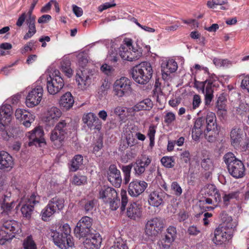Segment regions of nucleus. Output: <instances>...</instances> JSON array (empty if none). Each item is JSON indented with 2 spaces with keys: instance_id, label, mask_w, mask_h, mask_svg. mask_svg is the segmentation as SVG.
<instances>
[{
  "instance_id": "9b49d317",
  "label": "nucleus",
  "mask_w": 249,
  "mask_h": 249,
  "mask_svg": "<svg viewBox=\"0 0 249 249\" xmlns=\"http://www.w3.org/2000/svg\"><path fill=\"white\" fill-rule=\"evenodd\" d=\"M125 59L129 61L138 60L142 56V53L140 48L134 44L130 38L125 37Z\"/></svg>"
},
{
  "instance_id": "09e8293b",
  "label": "nucleus",
  "mask_w": 249,
  "mask_h": 249,
  "mask_svg": "<svg viewBox=\"0 0 249 249\" xmlns=\"http://www.w3.org/2000/svg\"><path fill=\"white\" fill-rule=\"evenodd\" d=\"M117 50L115 48H113L111 46L110 50L108 52V54L107 55V59L109 61L112 62H116L118 60V54Z\"/></svg>"
},
{
  "instance_id": "6ab92c4d",
  "label": "nucleus",
  "mask_w": 249,
  "mask_h": 249,
  "mask_svg": "<svg viewBox=\"0 0 249 249\" xmlns=\"http://www.w3.org/2000/svg\"><path fill=\"white\" fill-rule=\"evenodd\" d=\"M147 186L145 181H133L129 185L128 192L132 196H137L142 194Z\"/></svg>"
},
{
  "instance_id": "37998d69",
  "label": "nucleus",
  "mask_w": 249,
  "mask_h": 249,
  "mask_svg": "<svg viewBox=\"0 0 249 249\" xmlns=\"http://www.w3.org/2000/svg\"><path fill=\"white\" fill-rule=\"evenodd\" d=\"M205 91V104L206 106H208L210 104L213 97V90L210 85H207Z\"/></svg>"
},
{
  "instance_id": "f257e3e1",
  "label": "nucleus",
  "mask_w": 249,
  "mask_h": 249,
  "mask_svg": "<svg viewBox=\"0 0 249 249\" xmlns=\"http://www.w3.org/2000/svg\"><path fill=\"white\" fill-rule=\"evenodd\" d=\"M221 218L223 225L215 230L213 238V242L218 245L225 243L232 238L234 229L237 225L236 221H233L231 217L226 214H223Z\"/></svg>"
},
{
  "instance_id": "e433bc0d",
  "label": "nucleus",
  "mask_w": 249,
  "mask_h": 249,
  "mask_svg": "<svg viewBox=\"0 0 249 249\" xmlns=\"http://www.w3.org/2000/svg\"><path fill=\"white\" fill-rule=\"evenodd\" d=\"M208 7L210 8H216L217 6H220V9L226 10L228 9V0H212L208 1L207 4Z\"/></svg>"
},
{
  "instance_id": "79ce46f5",
  "label": "nucleus",
  "mask_w": 249,
  "mask_h": 249,
  "mask_svg": "<svg viewBox=\"0 0 249 249\" xmlns=\"http://www.w3.org/2000/svg\"><path fill=\"white\" fill-rule=\"evenodd\" d=\"M190 160L191 155L190 152L188 151H183L180 155V166H186V165H184V164H187L190 163Z\"/></svg>"
},
{
  "instance_id": "de8ad7c7",
  "label": "nucleus",
  "mask_w": 249,
  "mask_h": 249,
  "mask_svg": "<svg viewBox=\"0 0 249 249\" xmlns=\"http://www.w3.org/2000/svg\"><path fill=\"white\" fill-rule=\"evenodd\" d=\"M23 245L25 249H37L36 245L31 236H28L24 240Z\"/></svg>"
},
{
  "instance_id": "2eb2a0df",
  "label": "nucleus",
  "mask_w": 249,
  "mask_h": 249,
  "mask_svg": "<svg viewBox=\"0 0 249 249\" xmlns=\"http://www.w3.org/2000/svg\"><path fill=\"white\" fill-rule=\"evenodd\" d=\"M26 136L29 139V146L39 145L41 143L44 141L43 138L44 131L40 126L36 127L31 131L28 132Z\"/></svg>"
},
{
  "instance_id": "4d7b16f0",
  "label": "nucleus",
  "mask_w": 249,
  "mask_h": 249,
  "mask_svg": "<svg viewBox=\"0 0 249 249\" xmlns=\"http://www.w3.org/2000/svg\"><path fill=\"white\" fill-rule=\"evenodd\" d=\"M171 190L174 192V194L177 196H180L182 193V190L176 181L173 182L171 186Z\"/></svg>"
},
{
  "instance_id": "20e7f679",
  "label": "nucleus",
  "mask_w": 249,
  "mask_h": 249,
  "mask_svg": "<svg viewBox=\"0 0 249 249\" xmlns=\"http://www.w3.org/2000/svg\"><path fill=\"white\" fill-rule=\"evenodd\" d=\"M130 73L136 83L144 85L151 78L153 69L150 63L144 61L133 67Z\"/></svg>"
},
{
  "instance_id": "0eeeda50",
  "label": "nucleus",
  "mask_w": 249,
  "mask_h": 249,
  "mask_svg": "<svg viewBox=\"0 0 249 249\" xmlns=\"http://www.w3.org/2000/svg\"><path fill=\"white\" fill-rule=\"evenodd\" d=\"M46 80L47 90L50 94H57L64 87V80L58 70L49 72L48 75H47Z\"/></svg>"
},
{
  "instance_id": "a19ab883",
  "label": "nucleus",
  "mask_w": 249,
  "mask_h": 249,
  "mask_svg": "<svg viewBox=\"0 0 249 249\" xmlns=\"http://www.w3.org/2000/svg\"><path fill=\"white\" fill-rule=\"evenodd\" d=\"M174 241L173 238L169 237V235H165L162 239L158 242V244L162 249H167L170 248Z\"/></svg>"
},
{
  "instance_id": "680f3d73",
  "label": "nucleus",
  "mask_w": 249,
  "mask_h": 249,
  "mask_svg": "<svg viewBox=\"0 0 249 249\" xmlns=\"http://www.w3.org/2000/svg\"><path fill=\"white\" fill-rule=\"evenodd\" d=\"M101 71L107 75H110L114 71V69L107 64H104L101 67Z\"/></svg>"
},
{
  "instance_id": "4be33fe9",
  "label": "nucleus",
  "mask_w": 249,
  "mask_h": 249,
  "mask_svg": "<svg viewBox=\"0 0 249 249\" xmlns=\"http://www.w3.org/2000/svg\"><path fill=\"white\" fill-rule=\"evenodd\" d=\"M161 68L162 78L166 80L170 73L174 72L177 70L178 65L176 62L171 59L162 62Z\"/></svg>"
},
{
  "instance_id": "603ef678",
  "label": "nucleus",
  "mask_w": 249,
  "mask_h": 249,
  "mask_svg": "<svg viewBox=\"0 0 249 249\" xmlns=\"http://www.w3.org/2000/svg\"><path fill=\"white\" fill-rule=\"evenodd\" d=\"M239 192L238 191L231 192L228 194H224L223 196V199L226 205L228 204L229 201L232 198H236L238 197Z\"/></svg>"
},
{
  "instance_id": "ddd939ff",
  "label": "nucleus",
  "mask_w": 249,
  "mask_h": 249,
  "mask_svg": "<svg viewBox=\"0 0 249 249\" xmlns=\"http://www.w3.org/2000/svg\"><path fill=\"white\" fill-rule=\"evenodd\" d=\"M163 228L162 220L160 218L155 217L147 221L145 225V232L149 236H155L161 232Z\"/></svg>"
},
{
  "instance_id": "cd10ccee",
  "label": "nucleus",
  "mask_w": 249,
  "mask_h": 249,
  "mask_svg": "<svg viewBox=\"0 0 249 249\" xmlns=\"http://www.w3.org/2000/svg\"><path fill=\"white\" fill-rule=\"evenodd\" d=\"M12 107L11 105L4 104L0 107V121L10 122L12 120Z\"/></svg>"
},
{
  "instance_id": "5fc2aeb1",
  "label": "nucleus",
  "mask_w": 249,
  "mask_h": 249,
  "mask_svg": "<svg viewBox=\"0 0 249 249\" xmlns=\"http://www.w3.org/2000/svg\"><path fill=\"white\" fill-rule=\"evenodd\" d=\"M151 162V158L147 156H143L141 159L137 160L136 162V164H141L143 165V167H147L148 166Z\"/></svg>"
},
{
  "instance_id": "393cba45",
  "label": "nucleus",
  "mask_w": 249,
  "mask_h": 249,
  "mask_svg": "<svg viewBox=\"0 0 249 249\" xmlns=\"http://www.w3.org/2000/svg\"><path fill=\"white\" fill-rule=\"evenodd\" d=\"M14 165L13 158L7 152H0V169L11 170Z\"/></svg>"
},
{
  "instance_id": "b1692460",
  "label": "nucleus",
  "mask_w": 249,
  "mask_h": 249,
  "mask_svg": "<svg viewBox=\"0 0 249 249\" xmlns=\"http://www.w3.org/2000/svg\"><path fill=\"white\" fill-rule=\"evenodd\" d=\"M116 191L113 188L104 186L99 192V198L103 199L105 203H108L111 199L117 197Z\"/></svg>"
},
{
  "instance_id": "473e14b6",
  "label": "nucleus",
  "mask_w": 249,
  "mask_h": 249,
  "mask_svg": "<svg viewBox=\"0 0 249 249\" xmlns=\"http://www.w3.org/2000/svg\"><path fill=\"white\" fill-rule=\"evenodd\" d=\"M203 132L205 139L209 142H214L219 134L217 127H206Z\"/></svg>"
},
{
  "instance_id": "f704fd0d",
  "label": "nucleus",
  "mask_w": 249,
  "mask_h": 249,
  "mask_svg": "<svg viewBox=\"0 0 249 249\" xmlns=\"http://www.w3.org/2000/svg\"><path fill=\"white\" fill-rule=\"evenodd\" d=\"M83 163V157L81 155H75L71 160L70 170L71 172H75L82 166Z\"/></svg>"
},
{
  "instance_id": "39448f33",
  "label": "nucleus",
  "mask_w": 249,
  "mask_h": 249,
  "mask_svg": "<svg viewBox=\"0 0 249 249\" xmlns=\"http://www.w3.org/2000/svg\"><path fill=\"white\" fill-rule=\"evenodd\" d=\"M229 174L235 178H243L245 175V167L243 162L236 158L231 152H228L223 157Z\"/></svg>"
},
{
  "instance_id": "e2e57ef3",
  "label": "nucleus",
  "mask_w": 249,
  "mask_h": 249,
  "mask_svg": "<svg viewBox=\"0 0 249 249\" xmlns=\"http://www.w3.org/2000/svg\"><path fill=\"white\" fill-rule=\"evenodd\" d=\"M110 200L111 201H108V202L110 208L112 211L116 210L119 207L120 205V199L117 197L114 199H111Z\"/></svg>"
},
{
  "instance_id": "4c0bfd02",
  "label": "nucleus",
  "mask_w": 249,
  "mask_h": 249,
  "mask_svg": "<svg viewBox=\"0 0 249 249\" xmlns=\"http://www.w3.org/2000/svg\"><path fill=\"white\" fill-rule=\"evenodd\" d=\"M130 138L127 140V144L128 146H130L129 148L127 147L128 149L126 153V156L129 160L134 159L136 157L138 149L136 146H134L136 143L135 140L133 139L131 142H130Z\"/></svg>"
},
{
  "instance_id": "69168bd1",
  "label": "nucleus",
  "mask_w": 249,
  "mask_h": 249,
  "mask_svg": "<svg viewBox=\"0 0 249 249\" xmlns=\"http://www.w3.org/2000/svg\"><path fill=\"white\" fill-rule=\"evenodd\" d=\"M201 103V100L200 98V96L198 94L194 95L193 96L192 102L193 109H196V108L198 107Z\"/></svg>"
},
{
  "instance_id": "bb28decb",
  "label": "nucleus",
  "mask_w": 249,
  "mask_h": 249,
  "mask_svg": "<svg viewBox=\"0 0 249 249\" xmlns=\"http://www.w3.org/2000/svg\"><path fill=\"white\" fill-rule=\"evenodd\" d=\"M205 124V120L201 117L198 118L196 120L192 130V137L195 140H198L202 134Z\"/></svg>"
},
{
  "instance_id": "5701e85b",
  "label": "nucleus",
  "mask_w": 249,
  "mask_h": 249,
  "mask_svg": "<svg viewBox=\"0 0 249 249\" xmlns=\"http://www.w3.org/2000/svg\"><path fill=\"white\" fill-rule=\"evenodd\" d=\"M62 115V112L58 108L52 107L49 108L45 114V121L50 124L58 121Z\"/></svg>"
},
{
  "instance_id": "ea45409f",
  "label": "nucleus",
  "mask_w": 249,
  "mask_h": 249,
  "mask_svg": "<svg viewBox=\"0 0 249 249\" xmlns=\"http://www.w3.org/2000/svg\"><path fill=\"white\" fill-rule=\"evenodd\" d=\"M206 127H217L216 124V116L212 112L207 113L206 117Z\"/></svg>"
},
{
  "instance_id": "c03bdc74",
  "label": "nucleus",
  "mask_w": 249,
  "mask_h": 249,
  "mask_svg": "<svg viewBox=\"0 0 249 249\" xmlns=\"http://www.w3.org/2000/svg\"><path fill=\"white\" fill-rule=\"evenodd\" d=\"M25 113L26 114H25L24 118L21 120V122L25 127L28 128L34 122L35 116L29 112Z\"/></svg>"
},
{
  "instance_id": "c9c22d12",
  "label": "nucleus",
  "mask_w": 249,
  "mask_h": 249,
  "mask_svg": "<svg viewBox=\"0 0 249 249\" xmlns=\"http://www.w3.org/2000/svg\"><path fill=\"white\" fill-rule=\"evenodd\" d=\"M55 213L56 212L53 209V207L50 206V204H48L41 211L40 213L41 219L44 221H49Z\"/></svg>"
},
{
  "instance_id": "6e6d98bb",
  "label": "nucleus",
  "mask_w": 249,
  "mask_h": 249,
  "mask_svg": "<svg viewBox=\"0 0 249 249\" xmlns=\"http://www.w3.org/2000/svg\"><path fill=\"white\" fill-rule=\"evenodd\" d=\"M155 133L156 126L153 125H150L148 129V136L150 139V145L151 146L154 144Z\"/></svg>"
},
{
  "instance_id": "338daca9",
  "label": "nucleus",
  "mask_w": 249,
  "mask_h": 249,
  "mask_svg": "<svg viewBox=\"0 0 249 249\" xmlns=\"http://www.w3.org/2000/svg\"><path fill=\"white\" fill-rule=\"evenodd\" d=\"M167 233L166 235H169V237L173 238L175 240L177 237V230L176 227L170 226L167 229Z\"/></svg>"
},
{
  "instance_id": "f8f14e48",
  "label": "nucleus",
  "mask_w": 249,
  "mask_h": 249,
  "mask_svg": "<svg viewBox=\"0 0 249 249\" xmlns=\"http://www.w3.org/2000/svg\"><path fill=\"white\" fill-rule=\"evenodd\" d=\"M15 204V201L12 199L10 193L4 195L0 202V206L2 210L0 215L1 218L10 217L13 214Z\"/></svg>"
},
{
  "instance_id": "7c9ffc66",
  "label": "nucleus",
  "mask_w": 249,
  "mask_h": 249,
  "mask_svg": "<svg viewBox=\"0 0 249 249\" xmlns=\"http://www.w3.org/2000/svg\"><path fill=\"white\" fill-rule=\"evenodd\" d=\"M113 91L114 94L120 97L124 94V77L122 76L117 79L113 85Z\"/></svg>"
},
{
  "instance_id": "13d9d810",
  "label": "nucleus",
  "mask_w": 249,
  "mask_h": 249,
  "mask_svg": "<svg viewBox=\"0 0 249 249\" xmlns=\"http://www.w3.org/2000/svg\"><path fill=\"white\" fill-rule=\"evenodd\" d=\"M124 107L118 106L114 109V113L118 116L121 121L124 118Z\"/></svg>"
},
{
  "instance_id": "0e129e2a",
  "label": "nucleus",
  "mask_w": 249,
  "mask_h": 249,
  "mask_svg": "<svg viewBox=\"0 0 249 249\" xmlns=\"http://www.w3.org/2000/svg\"><path fill=\"white\" fill-rule=\"evenodd\" d=\"M205 193L210 196H213L217 189L215 185L213 184H207L205 188Z\"/></svg>"
},
{
  "instance_id": "052dcab7",
  "label": "nucleus",
  "mask_w": 249,
  "mask_h": 249,
  "mask_svg": "<svg viewBox=\"0 0 249 249\" xmlns=\"http://www.w3.org/2000/svg\"><path fill=\"white\" fill-rule=\"evenodd\" d=\"M35 42L33 40L29 41L24 46L20 49V53L22 54H25L26 53L31 52L33 50V47Z\"/></svg>"
},
{
  "instance_id": "aec40b11",
  "label": "nucleus",
  "mask_w": 249,
  "mask_h": 249,
  "mask_svg": "<svg viewBox=\"0 0 249 249\" xmlns=\"http://www.w3.org/2000/svg\"><path fill=\"white\" fill-rule=\"evenodd\" d=\"M108 180L114 186L119 187L122 182L120 172L115 165L109 166L108 172Z\"/></svg>"
},
{
  "instance_id": "c85d7f7f",
  "label": "nucleus",
  "mask_w": 249,
  "mask_h": 249,
  "mask_svg": "<svg viewBox=\"0 0 249 249\" xmlns=\"http://www.w3.org/2000/svg\"><path fill=\"white\" fill-rule=\"evenodd\" d=\"M36 17L27 18L26 19V24L28 26V32L23 36V39L27 40L31 38L36 32L35 25Z\"/></svg>"
},
{
  "instance_id": "c756f323",
  "label": "nucleus",
  "mask_w": 249,
  "mask_h": 249,
  "mask_svg": "<svg viewBox=\"0 0 249 249\" xmlns=\"http://www.w3.org/2000/svg\"><path fill=\"white\" fill-rule=\"evenodd\" d=\"M74 104V100L71 94L67 92L63 94L60 98L59 104L61 107L66 109L71 108Z\"/></svg>"
},
{
  "instance_id": "72a5a7b5",
  "label": "nucleus",
  "mask_w": 249,
  "mask_h": 249,
  "mask_svg": "<svg viewBox=\"0 0 249 249\" xmlns=\"http://www.w3.org/2000/svg\"><path fill=\"white\" fill-rule=\"evenodd\" d=\"M152 103L149 99H146L140 102L132 108H129V111L133 110V111H138L141 110H148L151 108Z\"/></svg>"
},
{
  "instance_id": "8fccbe9b",
  "label": "nucleus",
  "mask_w": 249,
  "mask_h": 249,
  "mask_svg": "<svg viewBox=\"0 0 249 249\" xmlns=\"http://www.w3.org/2000/svg\"><path fill=\"white\" fill-rule=\"evenodd\" d=\"M96 201L95 199L87 200L84 206V210L87 213H92L95 205Z\"/></svg>"
},
{
  "instance_id": "1a4fd4ad",
  "label": "nucleus",
  "mask_w": 249,
  "mask_h": 249,
  "mask_svg": "<svg viewBox=\"0 0 249 249\" xmlns=\"http://www.w3.org/2000/svg\"><path fill=\"white\" fill-rule=\"evenodd\" d=\"M40 200V196L35 193H33L29 198L25 200V201L24 198H22L21 200L19 203L18 206L16 207V208H18L22 203H24L20 208V211L22 215L29 219L31 217L34 209V206L39 203Z\"/></svg>"
},
{
  "instance_id": "3c124183",
  "label": "nucleus",
  "mask_w": 249,
  "mask_h": 249,
  "mask_svg": "<svg viewBox=\"0 0 249 249\" xmlns=\"http://www.w3.org/2000/svg\"><path fill=\"white\" fill-rule=\"evenodd\" d=\"M127 18L128 20H129L135 22L139 27H140L141 28H142V29L144 30L145 31L150 33H154L155 31V29L153 28H151L146 26L142 25L141 24L137 22V20L135 18L132 17L130 15L127 16Z\"/></svg>"
},
{
  "instance_id": "bf43d9fd",
  "label": "nucleus",
  "mask_w": 249,
  "mask_h": 249,
  "mask_svg": "<svg viewBox=\"0 0 249 249\" xmlns=\"http://www.w3.org/2000/svg\"><path fill=\"white\" fill-rule=\"evenodd\" d=\"M27 18H28V13L25 12L22 13L17 21L16 25L18 27H21L23 25L24 22L25 21H26Z\"/></svg>"
},
{
  "instance_id": "f3484780",
  "label": "nucleus",
  "mask_w": 249,
  "mask_h": 249,
  "mask_svg": "<svg viewBox=\"0 0 249 249\" xmlns=\"http://www.w3.org/2000/svg\"><path fill=\"white\" fill-rule=\"evenodd\" d=\"M230 138L231 145L236 149L240 148L244 139L243 131L239 127H233L231 131Z\"/></svg>"
},
{
  "instance_id": "412c9836",
  "label": "nucleus",
  "mask_w": 249,
  "mask_h": 249,
  "mask_svg": "<svg viewBox=\"0 0 249 249\" xmlns=\"http://www.w3.org/2000/svg\"><path fill=\"white\" fill-rule=\"evenodd\" d=\"M75 80L80 89H86L90 84L89 76L85 70L77 71L75 76Z\"/></svg>"
},
{
  "instance_id": "423d86ee",
  "label": "nucleus",
  "mask_w": 249,
  "mask_h": 249,
  "mask_svg": "<svg viewBox=\"0 0 249 249\" xmlns=\"http://www.w3.org/2000/svg\"><path fill=\"white\" fill-rule=\"evenodd\" d=\"M69 127L65 120H61L52 131L50 139L56 148L62 146L67 136Z\"/></svg>"
},
{
  "instance_id": "49530a36",
  "label": "nucleus",
  "mask_w": 249,
  "mask_h": 249,
  "mask_svg": "<svg viewBox=\"0 0 249 249\" xmlns=\"http://www.w3.org/2000/svg\"><path fill=\"white\" fill-rule=\"evenodd\" d=\"M87 181V177L80 174L75 175L72 180V183L76 185H81Z\"/></svg>"
},
{
  "instance_id": "dca6fc26",
  "label": "nucleus",
  "mask_w": 249,
  "mask_h": 249,
  "mask_svg": "<svg viewBox=\"0 0 249 249\" xmlns=\"http://www.w3.org/2000/svg\"><path fill=\"white\" fill-rule=\"evenodd\" d=\"M85 237L84 245L87 249H99L102 243V237L98 233L90 232Z\"/></svg>"
},
{
  "instance_id": "f03ea898",
  "label": "nucleus",
  "mask_w": 249,
  "mask_h": 249,
  "mask_svg": "<svg viewBox=\"0 0 249 249\" xmlns=\"http://www.w3.org/2000/svg\"><path fill=\"white\" fill-rule=\"evenodd\" d=\"M1 226L0 227V245H3L11 241L16 234L21 231V225L16 220L8 217L1 218Z\"/></svg>"
},
{
  "instance_id": "a878e982",
  "label": "nucleus",
  "mask_w": 249,
  "mask_h": 249,
  "mask_svg": "<svg viewBox=\"0 0 249 249\" xmlns=\"http://www.w3.org/2000/svg\"><path fill=\"white\" fill-rule=\"evenodd\" d=\"M142 206L136 202L129 204L127 208V215L132 219L139 218L142 215Z\"/></svg>"
},
{
  "instance_id": "7ed1b4c3",
  "label": "nucleus",
  "mask_w": 249,
  "mask_h": 249,
  "mask_svg": "<svg viewBox=\"0 0 249 249\" xmlns=\"http://www.w3.org/2000/svg\"><path fill=\"white\" fill-rule=\"evenodd\" d=\"M60 230L62 233H60L54 230L51 231V236L54 244L61 249H67L72 247L74 243L69 225L66 223L61 226Z\"/></svg>"
},
{
  "instance_id": "9d476101",
  "label": "nucleus",
  "mask_w": 249,
  "mask_h": 249,
  "mask_svg": "<svg viewBox=\"0 0 249 249\" xmlns=\"http://www.w3.org/2000/svg\"><path fill=\"white\" fill-rule=\"evenodd\" d=\"M92 218L87 216L82 217L77 223L74 230L76 236L79 238L84 237L92 232Z\"/></svg>"
},
{
  "instance_id": "2f4dec72",
  "label": "nucleus",
  "mask_w": 249,
  "mask_h": 249,
  "mask_svg": "<svg viewBox=\"0 0 249 249\" xmlns=\"http://www.w3.org/2000/svg\"><path fill=\"white\" fill-rule=\"evenodd\" d=\"M64 199L60 196H55L52 198L48 204L53 207L56 213L62 210L64 207Z\"/></svg>"
},
{
  "instance_id": "6e6552de",
  "label": "nucleus",
  "mask_w": 249,
  "mask_h": 249,
  "mask_svg": "<svg viewBox=\"0 0 249 249\" xmlns=\"http://www.w3.org/2000/svg\"><path fill=\"white\" fill-rule=\"evenodd\" d=\"M43 76L40 77L36 84L33 85L31 89L28 92L26 99V105L29 107H33L38 105L41 101L43 89L40 84Z\"/></svg>"
},
{
  "instance_id": "4468645a",
  "label": "nucleus",
  "mask_w": 249,
  "mask_h": 249,
  "mask_svg": "<svg viewBox=\"0 0 249 249\" xmlns=\"http://www.w3.org/2000/svg\"><path fill=\"white\" fill-rule=\"evenodd\" d=\"M166 197H170V196L162 190L154 191L149 195L148 202L150 205L158 207L164 205Z\"/></svg>"
},
{
  "instance_id": "a18cd8bd",
  "label": "nucleus",
  "mask_w": 249,
  "mask_h": 249,
  "mask_svg": "<svg viewBox=\"0 0 249 249\" xmlns=\"http://www.w3.org/2000/svg\"><path fill=\"white\" fill-rule=\"evenodd\" d=\"M162 164L166 168H172L175 164V159L173 157L164 156L160 160Z\"/></svg>"
},
{
  "instance_id": "a211bd4d",
  "label": "nucleus",
  "mask_w": 249,
  "mask_h": 249,
  "mask_svg": "<svg viewBox=\"0 0 249 249\" xmlns=\"http://www.w3.org/2000/svg\"><path fill=\"white\" fill-rule=\"evenodd\" d=\"M83 121L90 129L100 130L101 122L96 115L91 112L88 113L84 115Z\"/></svg>"
},
{
  "instance_id": "774afa93",
  "label": "nucleus",
  "mask_w": 249,
  "mask_h": 249,
  "mask_svg": "<svg viewBox=\"0 0 249 249\" xmlns=\"http://www.w3.org/2000/svg\"><path fill=\"white\" fill-rule=\"evenodd\" d=\"M25 112H28L25 110H22L20 108L17 109L15 111L16 118L21 121L25 116V114H26Z\"/></svg>"
},
{
  "instance_id": "864d4df0",
  "label": "nucleus",
  "mask_w": 249,
  "mask_h": 249,
  "mask_svg": "<svg viewBox=\"0 0 249 249\" xmlns=\"http://www.w3.org/2000/svg\"><path fill=\"white\" fill-rule=\"evenodd\" d=\"M175 120L176 115L172 112H167L164 116V122L167 125L171 124Z\"/></svg>"
},
{
  "instance_id": "58836bf2",
  "label": "nucleus",
  "mask_w": 249,
  "mask_h": 249,
  "mask_svg": "<svg viewBox=\"0 0 249 249\" xmlns=\"http://www.w3.org/2000/svg\"><path fill=\"white\" fill-rule=\"evenodd\" d=\"M61 70L68 77H71L73 71L71 68V62L69 60H63L61 63Z\"/></svg>"
}]
</instances>
